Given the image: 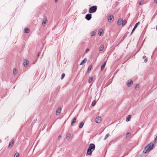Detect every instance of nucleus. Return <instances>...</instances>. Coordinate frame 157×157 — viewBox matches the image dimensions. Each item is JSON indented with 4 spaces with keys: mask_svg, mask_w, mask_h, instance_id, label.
Segmentation results:
<instances>
[{
    "mask_svg": "<svg viewBox=\"0 0 157 157\" xmlns=\"http://www.w3.org/2000/svg\"><path fill=\"white\" fill-rule=\"evenodd\" d=\"M155 145L153 142H151L148 144L144 148L143 151L144 153H146L152 150L155 147Z\"/></svg>",
    "mask_w": 157,
    "mask_h": 157,
    "instance_id": "1",
    "label": "nucleus"
},
{
    "mask_svg": "<svg viewBox=\"0 0 157 157\" xmlns=\"http://www.w3.org/2000/svg\"><path fill=\"white\" fill-rule=\"evenodd\" d=\"M95 148V146L94 144H90L89 147L87 150V155H91L92 154V151H94V150Z\"/></svg>",
    "mask_w": 157,
    "mask_h": 157,
    "instance_id": "2",
    "label": "nucleus"
},
{
    "mask_svg": "<svg viewBox=\"0 0 157 157\" xmlns=\"http://www.w3.org/2000/svg\"><path fill=\"white\" fill-rule=\"evenodd\" d=\"M97 9V6H94L91 7L89 10V12L90 13H93L95 12Z\"/></svg>",
    "mask_w": 157,
    "mask_h": 157,
    "instance_id": "3",
    "label": "nucleus"
},
{
    "mask_svg": "<svg viewBox=\"0 0 157 157\" xmlns=\"http://www.w3.org/2000/svg\"><path fill=\"white\" fill-rule=\"evenodd\" d=\"M140 24V22H138L135 25L134 27L133 28V29L132 30V31L130 34V35H131L132 34L133 32L135 31V29L137 27V26H138Z\"/></svg>",
    "mask_w": 157,
    "mask_h": 157,
    "instance_id": "4",
    "label": "nucleus"
},
{
    "mask_svg": "<svg viewBox=\"0 0 157 157\" xmlns=\"http://www.w3.org/2000/svg\"><path fill=\"white\" fill-rule=\"evenodd\" d=\"M14 140L13 139H12L11 140V141L10 142L8 146V147L9 148H10L13 147L14 144Z\"/></svg>",
    "mask_w": 157,
    "mask_h": 157,
    "instance_id": "5",
    "label": "nucleus"
},
{
    "mask_svg": "<svg viewBox=\"0 0 157 157\" xmlns=\"http://www.w3.org/2000/svg\"><path fill=\"white\" fill-rule=\"evenodd\" d=\"M47 21L48 20L47 17H44V19H43L42 21V23L43 26H44L45 25V24Z\"/></svg>",
    "mask_w": 157,
    "mask_h": 157,
    "instance_id": "6",
    "label": "nucleus"
},
{
    "mask_svg": "<svg viewBox=\"0 0 157 157\" xmlns=\"http://www.w3.org/2000/svg\"><path fill=\"white\" fill-rule=\"evenodd\" d=\"M92 17V14H88L86 15L85 18L88 21H89Z\"/></svg>",
    "mask_w": 157,
    "mask_h": 157,
    "instance_id": "7",
    "label": "nucleus"
},
{
    "mask_svg": "<svg viewBox=\"0 0 157 157\" xmlns=\"http://www.w3.org/2000/svg\"><path fill=\"white\" fill-rule=\"evenodd\" d=\"M108 21L109 22H111L113 21V17L112 15H110L108 17Z\"/></svg>",
    "mask_w": 157,
    "mask_h": 157,
    "instance_id": "8",
    "label": "nucleus"
},
{
    "mask_svg": "<svg viewBox=\"0 0 157 157\" xmlns=\"http://www.w3.org/2000/svg\"><path fill=\"white\" fill-rule=\"evenodd\" d=\"M102 118L100 117H98L96 118L95 119V122L97 123H99L101 121Z\"/></svg>",
    "mask_w": 157,
    "mask_h": 157,
    "instance_id": "9",
    "label": "nucleus"
},
{
    "mask_svg": "<svg viewBox=\"0 0 157 157\" xmlns=\"http://www.w3.org/2000/svg\"><path fill=\"white\" fill-rule=\"evenodd\" d=\"M61 107H59L57 109L56 111V114L57 115H58L61 112Z\"/></svg>",
    "mask_w": 157,
    "mask_h": 157,
    "instance_id": "10",
    "label": "nucleus"
},
{
    "mask_svg": "<svg viewBox=\"0 0 157 157\" xmlns=\"http://www.w3.org/2000/svg\"><path fill=\"white\" fill-rule=\"evenodd\" d=\"M133 81L132 80H128L127 82V85L128 87L130 86V85L133 83Z\"/></svg>",
    "mask_w": 157,
    "mask_h": 157,
    "instance_id": "11",
    "label": "nucleus"
},
{
    "mask_svg": "<svg viewBox=\"0 0 157 157\" xmlns=\"http://www.w3.org/2000/svg\"><path fill=\"white\" fill-rule=\"evenodd\" d=\"M122 19L120 18H119L117 21V24L118 25H120L122 24Z\"/></svg>",
    "mask_w": 157,
    "mask_h": 157,
    "instance_id": "12",
    "label": "nucleus"
},
{
    "mask_svg": "<svg viewBox=\"0 0 157 157\" xmlns=\"http://www.w3.org/2000/svg\"><path fill=\"white\" fill-rule=\"evenodd\" d=\"M103 32V30L102 29H99L98 31V35L100 36H102V33Z\"/></svg>",
    "mask_w": 157,
    "mask_h": 157,
    "instance_id": "13",
    "label": "nucleus"
},
{
    "mask_svg": "<svg viewBox=\"0 0 157 157\" xmlns=\"http://www.w3.org/2000/svg\"><path fill=\"white\" fill-rule=\"evenodd\" d=\"M92 68V66L90 65L87 69V72L89 73L90 72V71Z\"/></svg>",
    "mask_w": 157,
    "mask_h": 157,
    "instance_id": "14",
    "label": "nucleus"
},
{
    "mask_svg": "<svg viewBox=\"0 0 157 157\" xmlns=\"http://www.w3.org/2000/svg\"><path fill=\"white\" fill-rule=\"evenodd\" d=\"M87 60L86 58H85L81 62L80 64V65L84 64L86 62Z\"/></svg>",
    "mask_w": 157,
    "mask_h": 157,
    "instance_id": "15",
    "label": "nucleus"
},
{
    "mask_svg": "<svg viewBox=\"0 0 157 157\" xmlns=\"http://www.w3.org/2000/svg\"><path fill=\"white\" fill-rule=\"evenodd\" d=\"M127 23V21L126 20H124L123 21L122 20V26H124Z\"/></svg>",
    "mask_w": 157,
    "mask_h": 157,
    "instance_id": "16",
    "label": "nucleus"
},
{
    "mask_svg": "<svg viewBox=\"0 0 157 157\" xmlns=\"http://www.w3.org/2000/svg\"><path fill=\"white\" fill-rule=\"evenodd\" d=\"M76 119L75 117L73 118V120L71 122V126H73V124H74L76 122Z\"/></svg>",
    "mask_w": 157,
    "mask_h": 157,
    "instance_id": "17",
    "label": "nucleus"
},
{
    "mask_svg": "<svg viewBox=\"0 0 157 157\" xmlns=\"http://www.w3.org/2000/svg\"><path fill=\"white\" fill-rule=\"evenodd\" d=\"M131 117V116L130 115H128L126 118V121L127 122L129 121H130Z\"/></svg>",
    "mask_w": 157,
    "mask_h": 157,
    "instance_id": "18",
    "label": "nucleus"
},
{
    "mask_svg": "<svg viewBox=\"0 0 157 157\" xmlns=\"http://www.w3.org/2000/svg\"><path fill=\"white\" fill-rule=\"evenodd\" d=\"M24 32L25 33H29V29L26 28L24 29Z\"/></svg>",
    "mask_w": 157,
    "mask_h": 157,
    "instance_id": "19",
    "label": "nucleus"
},
{
    "mask_svg": "<svg viewBox=\"0 0 157 157\" xmlns=\"http://www.w3.org/2000/svg\"><path fill=\"white\" fill-rule=\"evenodd\" d=\"M29 63V61L27 60H25V61L24 62L23 64H24V66L25 67H26L27 66Z\"/></svg>",
    "mask_w": 157,
    "mask_h": 157,
    "instance_id": "20",
    "label": "nucleus"
},
{
    "mask_svg": "<svg viewBox=\"0 0 157 157\" xmlns=\"http://www.w3.org/2000/svg\"><path fill=\"white\" fill-rule=\"evenodd\" d=\"M84 124V123L83 122H81L79 125V128H82L83 127Z\"/></svg>",
    "mask_w": 157,
    "mask_h": 157,
    "instance_id": "21",
    "label": "nucleus"
},
{
    "mask_svg": "<svg viewBox=\"0 0 157 157\" xmlns=\"http://www.w3.org/2000/svg\"><path fill=\"white\" fill-rule=\"evenodd\" d=\"M71 136V134L69 133H68L66 135V138L67 140H69Z\"/></svg>",
    "mask_w": 157,
    "mask_h": 157,
    "instance_id": "22",
    "label": "nucleus"
},
{
    "mask_svg": "<svg viewBox=\"0 0 157 157\" xmlns=\"http://www.w3.org/2000/svg\"><path fill=\"white\" fill-rule=\"evenodd\" d=\"M104 48V46L102 45H101L99 48V50L101 51L103 50Z\"/></svg>",
    "mask_w": 157,
    "mask_h": 157,
    "instance_id": "23",
    "label": "nucleus"
},
{
    "mask_svg": "<svg viewBox=\"0 0 157 157\" xmlns=\"http://www.w3.org/2000/svg\"><path fill=\"white\" fill-rule=\"evenodd\" d=\"M13 72L14 75H16L17 73V71L16 68H14L13 69Z\"/></svg>",
    "mask_w": 157,
    "mask_h": 157,
    "instance_id": "24",
    "label": "nucleus"
},
{
    "mask_svg": "<svg viewBox=\"0 0 157 157\" xmlns=\"http://www.w3.org/2000/svg\"><path fill=\"white\" fill-rule=\"evenodd\" d=\"M90 34L92 36H94L96 34V33L94 31H92Z\"/></svg>",
    "mask_w": 157,
    "mask_h": 157,
    "instance_id": "25",
    "label": "nucleus"
},
{
    "mask_svg": "<svg viewBox=\"0 0 157 157\" xmlns=\"http://www.w3.org/2000/svg\"><path fill=\"white\" fill-rule=\"evenodd\" d=\"M93 80V78L92 77H90L88 81L89 82V83H90L92 82Z\"/></svg>",
    "mask_w": 157,
    "mask_h": 157,
    "instance_id": "26",
    "label": "nucleus"
},
{
    "mask_svg": "<svg viewBox=\"0 0 157 157\" xmlns=\"http://www.w3.org/2000/svg\"><path fill=\"white\" fill-rule=\"evenodd\" d=\"M96 103V101L95 100H94L92 103L91 105L93 106H94L95 105Z\"/></svg>",
    "mask_w": 157,
    "mask_h": 157,
    "instance_id": "27",
    "label": "nucleus"
},
{
    "mask_svg": "<svg viewBox=\"0 0 157 157\" xmlns=\"http://www.w3.org/2000/svg\"><path fill=\"white\" fill-rule=\"evenodd\" d=\"M109 133H108L105 136L104 138V140H106L108 138V137L109 136Z\"/></svg>",
    "mask_w": 157,
    "mask_h": 157,
    "instance_id": "28",
    "label": "nucleus"
},
{
    "mask_svg": "<svg viewBox=\"0 0 157 157\" xmlns=\"http://www.w3.org/2000/svg\"><path fill=\"white\" fill-rule=\"evenodd\" d=\"M19 154L18 153H16L14 155V157H19Z\"/></svg>",
    "mask_w": 157,
    "mask_h": 157,
    "instance_id": "29",
    "label": "nucleus"
},
{
    "mask_svg": "<svg viewBox=\"0 0 157 157\" xmlns=\"http://www.w3.org/2000/svg\"><path fill=\"white\" fill-rule=\"evenodd\" d=\"M65 74L64 73H63V74L61 76V79H63L64 78V77L65 76Z\"/></svg>",
    "mask_w": 157,
    "mask_h": 157,
    "instance_id": "30",
    "label": "nucleus"
},
{
    "mask_svg": "<svg viewBox=\"0 0 157 157\" xmlns=\"http://www.w3.org/2000/svg\"><path fill=\"white\" fill-rule=\"evenodd\" d=\"M139 85L138 84H136V86H135V89L137 90V89H138L139 88Z\"/></svg>",
    "mask_w": 157,
    "mask_h": 157,
    "instance_id": "31",
    "label": "nucleus"
},
{
    "mask_svg": "<svg viewBox=\"0 0 157 157\" xmlns=\"http://www.w3.org/2000/svg\"><path fill=\"white\" fill-rule=\"evenodd\" d=\"M105 67V66L104 65H102L101 66V71H102L104 70Z\"/></svg>",
    "mask_w": 157,
    "mask_h": 157,
    "instance_id": "32",
    "label": "nucleus"
},
{
    "mask_svg": "<svg viewBox=\"0 0 157 157\" xmlns=\"http://www.w3.org/2000/svg\"><path fill=\"white\" fill-rule=\"evenodd\" d=\"M130 134H131V133H129V132L127 134L126 137H129L130 136Z\"/></svg>",
    "mask_w": 157,
    "mask_h": 157,
    "instance_id": "33",
    "label": "nucleus"
},
{
    "mask_svg": "<svg viewBox=\"0 0 157 157\" xmlns=\"http://www.w3.org/2000/svg\"><path fill=\"white\" fill-rule=\"evenodd\" d=\"M90 51V49L89 48H87L85 52L86 53H87Z\"/></svg>",
    "mask_w": 157,
    "mask_h": 157,
    "instance_id": "34",
    "label": "nucleus"
},
{
    "mask_svg": "<svg viewBox=\"0 0 157 157\" xmlns=\"http://www.w3.org/2000/svg\"><path fill=\"white\" fill-rule=\"evenodd\" d=\"M143 2L142 1L140 2L139 3V5H143Z\"/></svg>",
    "mask_w": 157,
    "mask_h": 157,
    "instance_id": "35",
    "label": "nucleus"
},
{
    "mask_svg": "<svg viewBox=\"0 0 157 157\" xmlns=\"http://www.w3.org/2000/svg\"><path fill=\"white\" fill-rule=\"evenodd\" d=\"M147 61H148L147 59V58H146L144 59V62L145 63H147Z\"/></svg>",
    "mask_w": 157,
    "mask_h": 157,
    "instance_id": "36",
    "label": "nucleus"
},
{
    "mask_svg": "<svg viewBox=\"0 0 157 157\" xmlns=\"http://www.w3.org/2000/svg\"><path fill=\"white\" fill-rule=\"evenodd\" d=\"M146 56H143L142 58H143V59H145V58H146Z\"/></svg>",
    "mask_w": 157,
    "mask_h": 157,
    "instance_id": "37",
    "label": "nucleus"
},
{
    "mask_svg": "<svg viewBox=\"0 0 157 157\" xmlns=\"http://www.w3.org/2000/svg\"><path fill=\"white\" fill-rule=\"evenodd\" d=\"M40 53H41L40 52H39V53L38 54H37V56H38V57H39L40 56Z\"/></svg>",
    "mask_w": 157,
    "mask_h": 157,
    "instance_id": "38",
    "label": "nucleus"
},
{
    "mask_svg": "<svg viewBox=\"0 0 157 157\" xmlns=\"http://www.w3.org/2000/svg\"><path fill=\"white\" fill-rule=\"evenodd\" d=\"M61 136L60 135L59 136H58V139H60L61 138Z\"/></svg>",
    "mask_w": 157,
    "mask_h": 157,
    "instance_id": "39",
    "label": "nucleus"
},
{
    "mask_svg": "<svg viewBox=\"0 0 157 157\" xmlns=\"http://www.w3.org/2000/svg\"><path fill=\"white\" fill-rule=\"evenodd\" d=\"M155 141H157V136H156V137L155 138Z\"/></svg>",
    "mask_w": 157,
    "mask_h": 157,
    "instance_id": "40",
    "label": "nucleus"
},
{
    "mask_svg": "<svg viewBox=\"0 0 157 157\" xmlns=\"http://www.w3.org/2000/svg\"><path fill=\"white\" fill-rule=\"evenodd\" d=\"M106 62H105L103 64V65H104L105 66L106 65Z\"/></svg>",
    "mask_w": 157,
    "mask_h": 157,
    "instance_id": "41",
    "label": "nucleus"
},
{
    "mask_svg": "<svg viewBox=\"0 0 157 157\" xmlns=\"http://www.w3.org/2000/svg\"><path fill=\"white\" fill-rule=\"evenodd\" d=\"M154 2H155V3L157 4V0H154Z\"/></svg>",
    "mask_w": 157,
    "mask_h": 157,
    "instance_id": "42",
    "label": "nucleus"
},
{
    "mask_svg": "<svg viewBox=\"0 0 157 157\" xmlns=\"http://www.w3.org/2000/svg\"><path fill=\"white\" fill-rule=\"evenodd\" d=\"M156 30H157V25L156 26Z\"/></svg>",
    "mask_w": 157,
    "mask_h": 157,
    "instance_id": "43",
    "label": "nucleus"
},
{
    "mask_svg": "<svg viewBox=\"0 0 157 157\" xmlns=\"http://www.w3.org/2000/svg\"><path fill=\"white\" fill-rule=\"evenodd\" d=\"M57 1V0H55V2H56Z\"/></svg>",
    "mask_w": 157,
    "mask_h": 157,
    "instance_id": "44",
    "label": "nucleus"
}]
</instances>
